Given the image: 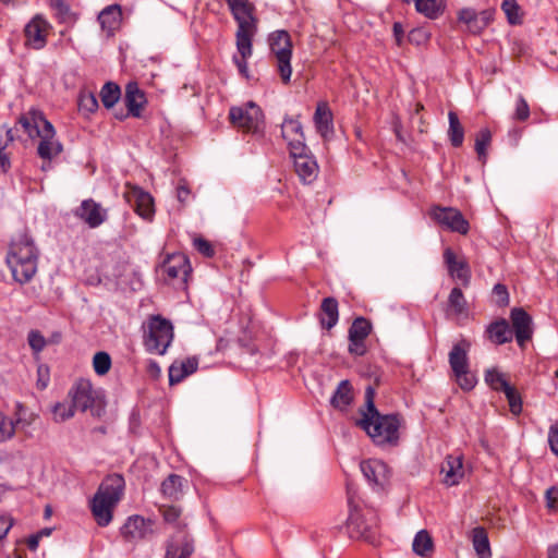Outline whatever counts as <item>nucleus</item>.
<instances>
[{
	"instance_id": "obj_1",
	"label": "nucleus",
	"mask_w": 558,
	"mask_h": 558,
	"mask_svg": "<svg viewBox=\"0 0 558 558\" xmlns=\"http://www.w3.org/2000/svg\"><path fill=\"white\" fill-rule=\"evenodd\" d=\"M365 403L360 408L361 418L356 425L361 427L377 445L395 447L399 444V428L402 418L399 414H381L375 407V389L367 386L365 389Z\"/></svg>"
},
{
	"instance_id": "obj_2",
	"label": "nucleus",
	"mask_w": 558,
	"mask_h": 558,
	"mask_svg": "<svg viewBox=\"0 0 558 558\" xmlns=\"http://www.w3.org/2000/svg\"><path fill=\"white\" fill-rule=\"evenodd\" d=\"M19 123L31 138H40L37 154L41 159L51 160L62 151V145L56 138L53 125L41 111L35 108L29 109L19 118Z\"/></svg>"
},
{
	"instance_id": "obj_3",
	"label": "nucleus",
	"mask_w": 558,
	"mask_h": 558,
	"mask_svg": "<svg viewBox=\"0 0 558 558\" xmlns=\"http://www.w3.org/2000/svg\"><path fill=\"white\" fill-rule=\"evenodd\" d=\"M7 262L14 280L23 284L33 279L37 271L38 250L27 233H21L12 241Z\"/></svg>"
},
{
	"instance_id": "obj_4",
	"label": "nucleus",
	"mask_w": 558,
	"mask_h": 558,
	"mask_svg": "<svg viewBox=\"0 0 558 558\" xmlns=\"http://www.w3.org/2000/svg\"><path fill=\"white\" fill-rule=\"evenodd\" d=\"M124 489V478L119 474L106 477L90 501L92 513L100 526L112 521V511L120 501Z\"/></svg>"
},
{
	"instance_id": "obj_5",
	"label": "nucleus",
	"mask_w": 558,
	"mask_h": 558,
	"mask_svg": "<svg viewBox=\"0 0 558 558\" xmlns=\"http://www.w3.org/2000/svg\"><path fill=\"white\" fill-rule=\"evenodd\" d=\"M255 7L247 2L230 10L233 19L238 23L235 33L236 50L248 54L250 39H253L257 32V20L254 16Z\"/></svg>"
},
{
	"instance_id": "obj_6",
	"label": "nucleus",
	"mask_w": 558,
	"mask_h": 558,
	"mask_svg": "<svg viewBox=\"0 0 558 558\" xmlns=\"http://www.w3.org/2000/svg\"><path fill=\"white\" fill-rule=\"evenodd\" d=\"M173 339L171 323L160 316H154L148 323V331L144 336V344L148 352L163 354Z\"/></svg>"
},
{
	"instance_id": "obj_7",
	"label": "nucleus",
	"mask_w": 558,
	"mask_h": 558,
	"mask_svg": "<svg viewBox=\"0 0 558 558\" xmlns=\"http://www.w3.org/2000/svg\"><path fill=\"white\" fill-rule=\"evenodd\" d=\"M269 46L277 60V70L284 84L290 83L292 75V44L288 32L277 31L269 36Z\"/></svg>"
},
{
	"instance_id": "obj_8",
	"label": "nucleus",
	"mask_w": 558,
	"mask_h": 558,
	"mask_svg": "<svg viewBox=\"0 0 558 558\" xmlns=\"http://www.w3.org/2000/svg\"><path fill=\"white\" fill-rule=\"evenodd\" d=\"M231 123L245 132L258 133L264 125V114L253 101L244 106L232 107L229 111Z\"/></svg>"
},
{
	"instance_id": "obj_9",
	"label": "nucleus",
	"mask_w": 558,
	"mask_h": 558,
	"mask_svg": "<svg viewBox=\"0 0 558 558\" xmlns=\"http://www.w3.org/2000/svg\"><path fill=\"white\" fill-rule=\"evenodd\" d=\"M290 156L293 159L295 173L303 183L310 184L317 179L319 171L317 161L305 144L299 142L291 144Z\"/></svg>"
},
{
	"instance_id": "obj_10",
	"label": "nucleus",
	"mask_w": 558,
	"mask_h": 558,
	"mask_svg": "<svg viewBox=\"0 0 558 558\" xmlns=\"http://www.w3.org/2000/svg\"><path fill=\"white\" fill-rule=\"evenodd\" d=\"M121 535L126 542L133 544L149 541L155 535L154 521L138 514L131 515L122 525Z\"/></svg>"
},
{
	"instance_id": "obj_11",
	"label": "nucleus",
	"mask_w": 558,
	"mask_h": 558,
	"mask_svg": "<svg viewBox=\"0 0 558 558\" xmlns=\"http://www.w3.org/2000/svg\"><path fill=\"white\" fill-rule=\"evenodd\" d=\"M430 217L441 227L460 234H466L470 225L460 210L453 207L435 206L430 209Z\"/></svg>"
},
{
	"instance_id": "obj_12",
	"label": "nucleus",
	"mask_w": 558,
	"mask_h": 558,
	"mask_svg": "<svg viewBox=\"0 0 558 558\" xmlns=\"http://www.w3.org/2000/svg\"><path fill=\"white\" fill-rule=\"evenodd\" d=\"M50 29L51 25L46 19L35 15L24 27L25 46L34 50L44 49Z\"/></svg>"
},
{
	"instance_id": "obj_13",
	"label": "nucleus",
	"mask_w": 558,
	"mask_h": 558,
	"mask_svg": "<svg viewBox=\"0 0 558 558\" xmlns=\"http://www.w3.org/2000/svg\"><path fill=\"white\" fill-rule=\"evenodd\" d=\"M510 319L517 343L521 349H524L533 337L532 317L522 307H514L511 310Z\"/></svg>"
},
{
	"instance_id": "obj_14",
	"label": "nucleus",
	"mask_w": 558,
	"mask_h": 558,
	"mask_svg": "<svg viewBox=\"0 0 558 558\" xmlns=\"http://www.w3.org/2000/svg\"><path fill=\"white\" fill-rule=\"evenodd\" d=\"M74 215L92 229L98 228L107 220V209L92 198L83 201Z\"/></svg>"
},
{
	"instance_id": "obj_15",
	"label": "nucleus",
	"mask_w": 558,
	"mask_h": 558,
	"mask_svg": "<svg viewBox=\"0 0 558 558\" xmlns=\"http://www.w3.org/2000/svg\"><path fill=\"white\" fill-rule=\"evenodd\" d=\"M348 532L351 538L364 539L368 543L376 541L375 523H367L362 514L356 510H351L348 518Z\"/></svg>"
},
{
	"instance_id": "obj_16",
	"label": "nucleus",
	"mask_w": 558,
	"mask_h": 558,
	"mask_svg": "<svg viewBox=\"0 0 558 558\" xmlns=\"http://www.w3.org/2000/svg\"><path fill=\"white\" fill-rule=\"evenodd\" d=\"M71 403L76 411L85 412L95 402L96 391L87 379H80L70 390Z\"/></svg>"
},
{
	"instance_id": "obj_17",
	"label": "nucleus",
	"mask_w": 558,
	"mask_h": 558,
	"mask_svg": "<svg viewBox=\"0 0 558 558\" xmlns=\"http://www.w3.org/2000/svg\"><path fill=\"white\" fill-rule=\"evenodd\" d=\"M31 420L28 418H11L0 411V445L12 440L16 432H22L26 438L33 437L28 430Z\"/></svg>"
},
{
	"instance_id": "obj_18",
	"label": "nucleus",
	"mask_w": 558,
	"mask_h": 558,
	"mask_svg": "<svg viewBox=\"0 0 558 558\" xmlns=\"http://www.w3.org/2000/svg\"><path fill=\"white\" fill-rule=\"evenodd\" d=\"M194 553V539L189 533L172 535L166 543L165 558H190Z\"/></svg>"
},
{
	"instance_id": "obj_19",
	"label": "nucleus",
	"mask_w": 558,
	"mask_h": 558,
	"mask_svg": "<svg viewBox=\"0 0 558 558\" xmlns=\"http://www.w3.org/2000/svg\"><path fill=\"white\" fill-rule=\"evenodd\" d=\"M361 471L368 483L383 488L389 481L388 465L377 459H371L361 463Z\"/></svg>"
},
{
	"instance_id": "obj_20",
	"label": "nucleus",
	"mask_w": 558,
	"mask_h": 558,
	"mask_svg": "<svg viewBox=\"0 0 558 558\" xmlns=\"http://www.w3.org/2000/svg\"><path fill=\"white\" fill-rule=\"evenodd\" d=\"M128 202L135 211L144 219L150 220L154 216V199L151 195L138 186H132L126 194Z\"/></svg>"
},
{
	"instance_id": "obj_21",
	"label": "nucleus",
	"mask_w": 558,
	"mask_h": 558,
	"mask_svg": "<svg viewBox=\"0 0 558 558\" xmlns=\"http://www.w3.org/2000/svg\"><path fill=\"white\" fill-rule=\"evenodd\" d=\"M191 270L189 258L184 254L170 255L162 264V271L169 279L186 281Z\"/></svg>"
},
{
	"instance_id": "obj_22",
	"label": "nucleus",
	"mask_w": 558,
	"mask_h": 558,
	"mask_svg": "<svg viewBox=\"0 0 558 558\" xmlns=\"http://www.w3.org/2000/svg\"><path fill=\"white\" fill-rule=\"evenodd\" d=\"M444 262L452 278L460 280L463 286L469 284L471 278L469 265L464 259H458L450 247L444 251Z\"/></svg>"
},
{
	"instance_id": "obj_23",
	"label": "nucleus",
	"mask_w": 558,
	"mask_h": 558,
	"mask_svg": "<svg viewBox=\"0 0 558 558\" xmlns=\"http://www.w3.org/2000/svg\"><path fill=\"white\" fill-rule=\"evenodd\" d=\"M440 472L444 474V483L448 486L459 484L464 475L463 458L461 454H449L441 464Z\"/></svg>"
},
{
	"instance_id": "obj_24",
	"label": "nucleus",
	"mask_w": 558,
	"mask_h": 558,
	"mask_svg": "<svg viewBox=\"0 0 558 558\" xmlns=\"http://www.w3.org/2000/svg\"><path fill=\"white\" fill-rule=\"evenodd\" d=\"M124 104L129 113L132 117L140 118L141 111L146 105V97L144 92L138 87L135 82H130L125 87Z\"/></svg>"
},
{
	"instance_id": "obj_25",
	"label": "nucleus",
	"mask_w": 558,
	"mask_h": 558,
	"mask_svg": "<svg viewBox=\"0 0 558 558\" xmlns=\"http://www.w3.org/2000/svg\"><path fill=\"white\" fill-rule=\"evenodd\" d=\"M101 29L107 33L108 36L120 27L122 21V10L119 4H111L106 7L98 15Z\"/></svg>"
},
{
	"instance_id": "obj_26",
	"label": "nucleus",
	"mask_w": 558,
	"mask_h": 558,
	"mask_svg": "<svg viewBox=\"0 0 558 558\" xmlns=\"http://www.w3.org/2000/svg\"><path fill=\"white\" fill-rule=\"evenodd\" d=\"M314 123L317 132L324 138H328L333 133L332 113L327 102L320 101L317 104Z\"/></svg>"
},
{
	"instance_id": "obj_27",
	"label": "nucleus",
	"mask_w": 558,
	"mask_h": 558,
	"mask_svg": "<svg viewBox=\"0 0 558 558\" xmlns=\"http://www.w3.org/2000/svg\"><path fill=\"white\" fill-rule=\"evenodd\" d=\"M487 333L488 338L496 344L510 342L513 338V331L505 318L489 324Z\"/></svg>"
},
{
	"instance_id": "obj_28",
	"label": "nucleus",
	"mask_w": 558,
	"mask_h": 558,
	"mask_svg": "<svg viewBox=\"0 0 558 558\" xmlns=\"http://www.w3.org/2000/svg\"><path fill=\"white\" fill-rule=\"evenodd\" d=\"M281 134L282 137L288 142L289 150H291V144L304 143V134L302 130V124L298 119L286 118L281 125Z\"/></svg>"
},
{
	"instance_id": "obj_29",
	"label": "nucleus",
	"mask_w": 558,
	"mask_h": 558,
	"mask_svg": "<svg viewBox=\"0 0 558 558\" xmlns=\"http://www.w3.org/2000/svg\"><path fill=\"white\" fill-rule=\"evenodd\" d=\"M352 401L353 392L350 381L341 380L330 399L331 405L340 411H345Z\"/></svg>"
},
{
	"instance_id": "obj_30",
	"label": "nucleus",
	"mask_w": 558,
	"mask_h": 558,
	"mask_svg": "<svg viewBox=\"0 0 558 558\" xmlns=\"http://www.w3.org/2000/svg\"><path fill=\"white\" fill-rule=\"evenodd\" d=\"M471 541L478 558H492L488 534L483 526H476L472 530Z\"/></svg>"
},
{
	"instance_id": "obj_31",
	"label": "nucleus",
	"mask_w": 558,
	"mask_h": 558,
	"mask_svg": "<svg viewBox=\"0 0 558 558\" xmlns=\"http://www.w3.org/2000/svg\"><path fill=\"white\" fill-rule=\"evenodd\" d=\"M339 319L338 302L335 298H325L320 305V324L326 329H331Z\"/></svg>"
},
{
	"instance_id": "obj_32",
	"label": "nucleus",
	"mask_w": 558,
	"mask_h": 558,
	"mask_svg": "<svg viewBox=\"0 0 558 558\" xmlns=\"http://www.w3.org/2000/svg\"><path fill=\"white\" fill-rule=\"evenodd\" d=\"M184 478L178 474H170L161 483L160 490L163 497L170 500H179L183 496Z\"/></svg>"
},
{
	"instance_id": "obj_33",
	"label": "nucleus",
	"mask_w": 558,
	"mask_h": 558,
	"mask_svg": "<svg viewBox=\"0 0 558 558\" xmlns=\"http://www.w3.org/2000/svg\"><path fill=\"white\" fill-rule=\"evenodd\" d=\"M468 349L469 343L465 341L452 347L449 353V364L453 374L469 367Z\"/></svg>"
},
{
	"instance_id": "obj_34",
	"label": "nucleus",
	"mask_w": 558,
	"mask_h": 558,
	"mask_svg": "<svg viewBox=\"0 0 558 558\" xmlns=\"http://www.w3.org/2000/svg\"><path fill=\"white\" fill-rule=\"evenodd\" d=\"M449 129L448 136L453 147H460L464 140V129L460 123L459 117L456 112L449 111L448 113Z\"/></svg>"
},
{
	"instance_id": "obj_35",
	"label": "nucleus",
	"mask_w": 558,
	"mask_h": 558,
	"mask_svg": "<svg viewBox=\"0 0 558 558\" xmlns=\"http://www.w3.org/2000/svg\"><path fill=\"white\" fill-rule=\"evenodd\" d=\"M417 12L428 19H437L444 11V0H414Z\"/></svg>"
},
{
	"instance_id": "obj_36",
	"label": "nucleus",
	"mask_w": 558,
	"mask_h": 558,
	"mask_svg": "<svg viewBox=\"0 0 558 558\" xmlns=\"http://www.w3.org/2000/svg\"><path fill=\"white\" fill-rule=\"evenodd\" d=\"M413 551L418 556H427L433 551V539L429 533L425 530H421L416 533L413 539Z\"/></svg>"
},
{
	"instance_id": "obj_37",
	"label": "nucleus",
	"mask_w": 558,
	"mask_h": 558,
	"mask_svg": "<svg viewBox=\"0 0 558 558\" xmlns=\"http://www.w3.org/2000/svg\"><path fill=\"white\" fill-rule=\"evenodd\" d=\"M163 520L173 525L178 530L177 534L186 533L184 529L186 527V523L180 520L181 509L175 506H163L160 508Z\"/></svg>"
},
{
	"instance_id": "obj_38",
	"label": "nucleus",
	"mask_w": 558,
	"mask_h": 558,
	"mask_svg": "<svg viewBox=\"0 0 558 558\" xmlns=\"http://www.w3.org/2000/svg\"><path fill=\"white\" fill-rule=\"evenodd\" d=\"M121 96V89L119 85L112 82H107L100 90V99L106 108H112Z\"/></svg>"
},
{
	"instance_id": "obj_39",
	"label": "nucleus",
	"mask_w": 558,
	"mask_h": 558,
	"mask_svg": "<svg viewBox=\"0 0 558 558\" xmlns=\"http://www.w3.org/2000/svg\"><path fill=\"white\" fill-rule=\"evenodd\" d=\"M372 325L364 317H357L353 320L349 329V339L365 340L371 333Z\"/></svg>"
},
{
	"instance_id": "obj_40",
	"label": "nucleus",
	"mask_w": 558,
	"mask_h": 558,
	"mask_svg": "<svg viewBox=\"0 0 558 558\" xmlns=\"http://www.w3.org/2000/svg\"><path fill=\"white\" fill-rule=\"evenodd\" d=\"M466 300L462 293V290L458 287H454L448 298V306L449 310L452 311L456 315H461L466 312Z\"/></svg>"
},
{
	"instance_id": "obj_41",
	"label": "nucleus",
	"mask_w": 558,
	"mask_h": 558,
	"mask_svg": "<svg viewBox=\"0 0 558 558\" xmlns=\"http://www.w3.org/2000/svg\"><path fill=\"white\" fill-rule=\"evenodd\" d=\"M485 381L492 389L496 391L504 392L505 390H507V387L511 386L507 380L505 374L498 372L497 369L486 371Z\"/></svg>"
},
{
	"instance_id": "obj_42",
	"label": "nucleus",
	"mask_w": 558,
	"mask_h": 558,
	"mask_svg": "<svg viewBox=\"0 0 558 558\" xmlns=\"http://www.w3.org/2000/svg\"><path fill=\"white\" fill-rule=\"evenodd\" d=\"M459 21L464 23L472 34H478L482 32V27H480V20L477 12L472 9H463L459 12L458 16Z\"/></svg>"
},
{
	"instance_id": "obj_43",
	"label": "nucleus",
	"mask_w": 558,
	"mask_h": 558,
	"mask_svg": "<svg viewBox=\"0 0 558 558\" xmlns=\"http://www.w3.org/2000/svg\"><path fill=\"white\" fill-rule=\"evenodd\" d=\"M93 366L97 375H106L111 367L110 355L105 351L97 352L93 357Z\"/></svg>"
},
{
	"instance_id": "obj_44",
	"label": "nucleus",
	"mask_w": 558,
	"mask_h": 558,
	"mask_svg": "<svg viewBox=\"0 0 558 558\" xmlns=\"http://www.w3.org/2000/svg\"><path fill=\"white\" fill-rule=\"evenodd\" d=\"M501 9L510 24H521L522 17L520 15V7L514 0H504L501 3Z\"/></svg>"
},
{
	"instance_id": "obj_45",
	"label": "nucleus",
	"mask_w": 558,
	"mask_h": 558,
	"mask_svg": "<svg viewBox=\"0 0 558 558\" xmlns=\"http://www.w3.org/2000/svg\"><path fill=\"white\" fill-rule=\"evenodd\" d=\"M492 141V134L488 129H482L475 138V150L478 155V158L481 160H485L486 158V148L490 144Z\"/></svg>"
},
{
	"instance_id": "obj_46",
	"label": "nucleus",
	"mask_w": 558,
	"mask_h": 558,
	"mask_svg": "<svg viewBox=\"0 0 558 558\" xmlns=\"http://www.w3.org/2000/svg\"><path fill=\"white\" fill-rule=\"evenodd\" d=\"M75 408L72 403L58 402L53 405L52 412L56 422H64L71 418L75 413Z\"/></svg>"
},
{
	"instance_id": "obj_47",
	"label": "nucleus",
	"mask_w": 558,
	"mask_h": 558,
	"mask_svg": "<svg viewBox=\"0 0 558 558\" xmlns=\"http://www.w3.org/2000/svg\"><path fill=\"white\" fill-rule=\"evenodd\" d=\"M78 108L86 113H93L98 109V100L93 93L83 92L78 98Z\"/></svg>"
},
{
	"instance_id": "obj_48",
	"label": "nucleus",
	"mask_w": 558,
	"mask_h": 558,
	"mask_svg": "<svg viewBox=\"0 0 558 558\" xmlns=\"http://www.w3.org/2000/svg\"><path fill=\"white\" fill-rule=\"evenodd\" d=\"M459 387L465 391L472 390L476 385L475 376L470 372V368L459 371L453 374Z\"/></svg>"
},
{
	"instance_id": "obj_49",
	"label": "nucleus",
	"mask_w": 558,
	"mask_h": 558,
	"mask_svg": "<svg viewBox=\"0 0 558 558\" xmlns=\"http://www.w3.org/2000/svg\"><path fill=\"white\" fill-rule=\"evenodd\" d=\"M504 393L508 400L511 413L514 415L520 414L522 411V399L515 388L512 386L507 387Z\"/></svg>"
},
{
	"instance_id": "obj_50",
	"label": "nucleus",
	"mask_w": 558,
	"mask_h": 558,
	"mask_svg": "<svg viewBox=\"0 0 558 558\" xmlns=\"http://www.w3.org/2000/svg\"><path fill=\"white\" fill-rule=\"evenodd\" d=\"M252 40L253 39H250V52L248 54H243V52H241L240 50H238V54H234L233 56V62L235 63L239 72L246 78H248V69H247V59L252 56L253 53V45H252Z\"/></svg>"
},
{
	"instance_id": "obj_51",
	"label": "nucleus",
	"mask_w": 558,
	"mask_h": 558,
	"mask_svg": "<svg viewBox=\"0 0 558 558\" xmlns=\"http://www.w3.org/2000/svg\"><path fill=\"white\" fill-rule=\"evenodd\" d=\"M28 344L35 353H39L46 347V339L38 330H32L27 337Z\"/></svg>"
},
{
	"instance_id": "obj_52",
	"label": "nucleus",
	"mask_w": 558,
	"mask_h": 558,
	"mask_svg": "<svg viewBox=\"0 0 558 558\" xmlns=\"http://www.w3.org/2000/svg\"><path fill=\"white\" fill-rule=\"evenodd\" d=\"M530 117V108L523 96H519L515 104L513 118L518 121H525Z\"/></svg>"
},
{
	"instance_id": "obj_53",
	"label": "nucleus",
	"mask_w": 558,
	"mask_h": 558,
	"mask_svg": "<svg viewBox=\"0 0 558 558\" xmlns=\"http://www.w3.org/2000/svg\"><path fill=\"white\" fill-rule=\"evenodd\" d=\"M186 377V372L179 367L178 361L173 362L169 367V384L175 385Z\"/></svg>"
},
{
	"instance_id": "obj_54",
	"label": "nucleus",
	"mask_w": 558,
	"mask_h": 558,
	"mask_svg": "<svg viewBox=\"0 0 558 558\" xmlns=\"http://www.w3.org/2000/svg\"><path fill=\"white\" fill-rule=\"evenodd\" d=\"M194 246L205 257H213L215 255V250L210 242L203 238H195Z\"/></svg>"
},
{
	"instance_id": "obj_55",
	"label": "nucleus",
	"mask_w": 558,
	"mask_h": 558,
	"mask_svg": "<svg viewBox=\"0 0 558 558\" xmlns=\"http://www.w3.org/2000/svg\"><path fill=\"white\" fill-rule=\"evenodd\" d=\"M429 36L425 28H414L409 33V40L415 45H422L429 39Z\"/></svg>"
},
{
	"instance_id": "obj_56",
	"label": "nucleus",
	"mask_w": 558,
	"mask_h": 558,
	"mask_svg": "<svg viewBox=\"0 0 558 558\" xmlns=\"http://www.w3.org/2000/svg\"><path fill=\"white\" fill-rule=\"evenodd\" d=\"M493 293L498 305L505 306L509 303V293L506 286L497 283L493 289Z\"/></svg>"
},
{
	"instance_id": "obj_57",
	"label": "nucleus",
	"mask_w": 558,
	"mask_h": 558,
	"mask_svg": "<svg viewBox=\"0 0 558 558\" xmlns=\"http://www.w3.org/2000/svg\"><path fill=\"white\" fill-rule=\"evenodd\" d=\"M349 352L354 355H364L366 352L365 340L349 339Z\"/></svg>"
},
{
	"instance_id": "obj_58",
	"label": "nucleus",
	"mask_w": 558,
	"mask_h": 558,
	"mask_svg": "<svg viewBox=\"0 0 558 558\" xmlns=\"http://www.w3.org/2000/svg\"><path fill=\"white\" fill-rule=\"evenodd\" d=\"M178 363H179V367L182 371L186 372V376H189V375L193 374L194 372H196L197 366H198V361L195 357H189V359H185L183 361H178Z\"/></svg>"
},
{
	"instance_id": "obj_59",
	"label": "nucleus",
	"mask_w": 558,
	"mask_h": 558,
	"mask_svg": "<svg viewBox=\"0 0 558 558\" xmlns=\"http://www.w3.org/2000/svg\"><path fill=\"white\" fill-rule=\"evenodd\" d=\"M550 450L558 456V423L550 426L548 432Z\"/></svg>"
},
{
	"instance_id": "obj_60",
	"label": "nucleus",
	"mask_w": 558,
	"mask_h": 558,
	"mask_svg": "<svg viewBox=\"0 0 558 558\" xmlns=\"http://www.w3.org/2000/svg\"><path fill=\"white\" fill-rule=\"evenodd\" d=\"M19 417L31 420V422H29V426H31L37 418V414H35L33 412L26 413V408L22 403L17 402L15 405V412H14L13 418H19Z\"/></svg>"
},
{
	"instance_id": "obj_61",
	"label": "nucleus",
	"mask_w": 558,
	"mask_h": 558,
	"mask_svg": "<svg viewBox=\"0 0 558 558\" xmlns=\"http://www.w3.org/2000/svg\"><path fill=\"white\" fill-rule=\"evenodd\" d=\"M547 507L549 509H558V488L550 487L546 490Z\"/></svg>"
},
{
	"instance_id": "obj_62",
	"label": "nucleus",
	"mask_w": 558,
	"mask_h": 558,
	"mask_svg": "<svg viewBox=\"0 0 558 558\" xmlns=\"http://www.w3.org/2000/svg\"><path fill=\"white\" fill-rule=\"evenodd\" d=\"M51 9L56 10L59 15H66L70 11L69 5L63 0H49Z\"/></svg>"
},
{
	"instance_id": "obj_63",
	"label": "nucleus",
	"mask_w": 558,
	"mask_h": 558,
	"mask_svg": "<svg viewBox=\"0 0 558 558\" xmlns=\"http://www.w3.org/2000/svg\"><path fill=\"white\" fill-rule=\"evenodd\" d=\"M478 20H480V27H482V31L490 23L493 19V13L488 10L482 11L477 13Z\"/></svg>"
},
{
	"instance_id": "obj_64",
	"label": "nucleus",
	"mask_w": 558,
	"mask_h": 558,
	"mask_svg": "<svg viewBox=\"0 0 558 558\" xmlns=\"http://www.w3.org/2000/svg\"><path fill=\"white\" fill-rule=\"evenodd\" d=\"M12 527V521L8 518H0V541L4 538Z\"/></svg>"
}]
</instances>
